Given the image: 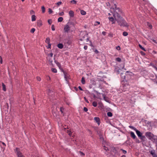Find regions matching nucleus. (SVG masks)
I'll use <instances>...</instances> for the list:
<instances>
[{
	"label": "nucleus",
	"mask_w": 157,
	"mask_h": 157,
	"mask_svg": "<svg viewBox=\"0 0 157 157\" xmlns=\"http://www.w3.org/2000/svg\"><path fill=\"white\" fill-rule=\"evenodd\" d=\"M48 12L49 14H51L53 12L52 10L50 8H49L48 9Z\"/></svg>",
	"instance_id": "72a5a7b5"
},
{
	"label": "nucleus",
	"mask_w": 157,
	"mask_h": 157,
	"mask_svg": "<svg viewBox=\"0 0 157 157\" xmlns=\"http://www.w3.org/2000/svg\"><path fill=\"white\" fill-rule=\"evenodd\" d=\"M71 2L73 3V4H76V1L75 0H73L71 1Z\"/></svg>",
	"instance_id": "e433bc0d"
},
{
	"label": "nucleus",
	"mask_w": 157,
	"mask_h": 157,
	"mask_svg": "<svg viewBox=\"0 0 157 157\" xmlns=\"http://www.w3.org/2000/svg\"><path fill=\"white\" fill-rule=\"evenodd\" d=\"M94 120L96 122L98 123V125L100 124V119L98 117H95L94 118Z\"/></svg>",
	"instance_id": "6e6552de"
},
{
	"label": "nucleus",
	"mask_w": 157,
	"mask_h": 157,
	"mask_svg": "<svg viewBox=\"0 0 157 157\" xmlns=\"http://www.w3.org/2000/svg\"><path fill=\"white\" fill-rule=\"evenodd\" d=\"M80 13L82 15H85L86 14V12L83 10H80Z\"/></svg>",
	"instance_id": "a211bd4d"
},
{
	"label": "nucleus",
	"mask_w": 157,
	"mask_h": 157,
	"mask_svg": "<svg viewBox=\"0 0 157 157\" xmlns=\"http://www.w3.org/2000/svg\"><path fill=\"white\" fill-rule=\"evenodd\" d=\"M35 29L34 28H32L31 29L30 32L31 33H34V32H35Z\"/></svg>",
	"instance_id": "c9c22d12"
},
{
	"label": "nucleus",
	"mask_w": 157,
	"mask_h": 157,
	"mask_svg": "<svg viewBox=\"0 0 157 157\" xmlns=\"http://www.w3.org/2000/svg\"><path fill=\"white\" fill-rule=\"evenodd\" d=\"M41 9H42V13H44L45 11V8L43 6H42L41 7Z\"/></svg>",
	"instance_id": "c756f323"
},
{
	"label": "nucleus",
	"mask_w": 157,
	"mask_h": 157,
	"mask_svg": "<svg viewBox=\"0 0 157 157\" xmlns=\"http://www.w3.org/2000/svg\"><path fill=\"white\" fill-rule=\"evenodd\" d=\"M92 105L96 107L97 106V103L95 101H94L92 103Z\"/></svg>",
	"instance_id": "cd10ccee"
},
{
	"label": "nucleus",
	"mask_w": 157,
	"mask_h": 157,
	"mask_svg": "<svg viewBox=\"0 0 157 157\" xmlns=\"http://www.w3.org/2000/svg\"><path fill=\"white\" fill-rule=\"evenodd\" d=\"M15 152L16 153V154L18 157H25V156L20 152L18 148H16Z\"/></svg>",
	"instance_id": "20e7f679"
},
{
	"label": "nucleus",
	"mask_w": 157,
	"mask_h": 157,
	"mask_svg": "<svg viewBox=\"0 0 157 157\" xmlns=\"http://www.w3.org/2000/svg\"><path fill=\"white\" fill-rule=\"evenodd\" d=\"M130 135L134 139H135L136 138V136L134 133L132 132H130Z\"/></svg>",
	"instance_id": "9d476101"
},
{
	"label": "nucleus",
	"mask_w": 157,
	"mask_h": 157,
	"mask_svg": "<svg viewBox=\"0 0 157 157\" xmlns=\"http://www.w3.org/2000/svg\"><path fill=\"white\" fill-rule=\"evenodd\" d=\"M70 28L71 27L68 25L67 24L64 26V27L63 29L64 32L65 33H68L70 30Z\"/></svg>",
	"instance_id": "39448f33"
},
{
	"label": "nucleus",
	"mask_w": 157,
	"mask_h": 157,
	"mask_svg": "<svg viewBox=\"0 0 157 157\" xmlns=\"http://www.w3.org/2000/svg\"><path fill=\"white\" fill-rule=\"evenodd\" d=\"M61 4H62V2H59L56 3V4L58 5H61Z\"/></svg>",
	"instance_id": "49530a36"
},
{
	"label": "nucleus",
	"mask_w": 157,
	"mask_h": 157,
	"mask_svg": "<svg viewBox=\"0 0 157 157\" xmlns=\"http://www.w3.org/2000/svg\"><path fill=\"white\" fill-rule=\"evenodd\" d=\"M111 154L112 157H119L120 155V152L117 151L114 147L112 148Z\"/></svg>",
	"instance_id": "7ed1b4c3"
},
{
	"label": "nucleus",
	"mask_w": 157,
	"mask_h": 157,
	"mask_svg": "<svg viewBox=\"0 0 157 157\" xmlns=\"http://www.w3.org/2000/svg\"><path fill=\"white\" fill-rule=\"evenodd\" d=\"M81 82L83 84H85V78L84 77H82V78Z\"/></svg>",
	"instance_id": "6ab92c4d"
},
{
	"label": "nucleus",
	"mask_w": 157,
	"mask_h": 157,
	"mask_svg": "<svg viewBox=\"0 0 157 157\" xmlns=\"http://www.w3.org/2000/svg\"><path fill=\"white\" fill-rule=\"evenodd\" d=\"M55 62L56 63L57 66L59 67V68H60L61 67V66L59 63L56 60H55Z\"/></svg>",
	"instance_id": "2eb2a0df"
},
{
	"label": "nucleus",
	"mask_w": 157,
	"mask_h": 157,
	"mask_svg": "<svg viewBox=\"0 0 157 157\" xmlns=\"http://www.w3.org/2000/svg\"><path fill=\"white\" fill-rule=\"evenodd\" d=\"M69 15L71 17H73L74 16V12L72 10H71L69 12Z\"/></svg>",
	"instance_id": "9b49d317"
},
{
	"label": "nucleus",
	"mask_w": 157,
	"mask_h": 157,
	"mask_svg": "<svg viewBox=\"0 0 157 157\" xmlns=\"http://www.w3.org/2000/svg\"><path fill=\"white\" fill-rule=\"evenodd\" d=\"M109 36L110 37H113V34L112 33H110L109 35Z\"/></svg>",
	"instance_id": "a18cd8bd"
},
{
	"label": "nucleus",
	"mask_w": 157,
	"mask_h": 157,
	"mask_svg": "<svg viewBox=\"0 0 157 157\" xmlns=\"http://www.w3.org/2000/svg\"><path fill=\"white\" fill-rule=\"evenodd\" d=\"M84 99H85V100L86 102L89 103V101H88L86 99L85 97H84Z\"/></svg>",
	"instance_id": "603ef678"
},
{
	"label": "nucleus",
	"mask_w": 157,
	"mask_h": 157,
	"mask_svg": "<svg viewBox=\"0 0 157 157\" xmlns=\"http://www.w3.org/2000/svg\"><path fill=\"white\" fill-rule=\"evenodd\" d=\"M113 16L118 24L121 26L128 27V26L126 21L116 11H114Z\"/></svg>",
	"instance_id": "f257e3e1"
},
{
	"label": "nucleus",
	"mask_w": 157,
	"mask_h": 157,
	"mask_svg": "<svg viewBox=\"0 0 157 157\" xmlns=\"http://www.w3.org/2000/svg\"><path fill=\"white\" fill-rule=\"evenodd\" d=\"M100 24V22L98 21H96L95 22L94 24V25L95 26H97L98 25H99Z\"/></svg>",
	"instance_id": "473e14b6"
},
{
	"label": "nucleus",
	"mask_w": 157,
	"mask_h": 157,
	"mask_svg": "<svg viewBox=\"0 0 157 157\" xmlns=\"http://www.w3.org/2000/svg\"><path fill=\"white\" fill-rule=\"evenodd\" d=\"M76 24V22H74L72 21H69L67 23L70 26L71 25H72L73 26H74L75 24Z\"/></svg>",
	"instance_id": "423d86ee"
},
{
	"label": "nucleus",
	"mask_w": 157,
	"mask_h": 157,
	"mask_svg": "<svg viewBox=\"0 0 157 157\" xmlns=\"http://www.w3.org/2000/svg\"><path fill=\"white\" fill-rule=\"evenodd\" d=\"M78 88L79 89L81 90H82V89L80 86H79L78 87Z\"/></svg>",
	"instance_id": "13d9d810"
},
{
	"label": "nucleus",
	"mask_w": 157,
	"mask_h": 157,
	"mask_svg": "<svg viewBox=\"0 0 157 157\" xmlns=\"http://www.w3.org/2000/svg\"><path fill=\"white\" fill-rule=\"evenodd\" d=\"M48 44V48H51V44L50 43H49V44Z\"/></svg>",
	"instance_id": "09e8293b"
},
{
	"label": "nucleus",
	"mask_w": 157,
	"mask_h": 157,
	"mask_svg": "<svg viewBox=\"0 0 157 157\" xmlns=\"http://www.w3.org/2000/svg\"><path fill=\"white\" fill-rule=\"evenodd\" d=\"M140 139L144 141V140H145V137L144 136H143L142 135L141 136H140Z\"/></svg>",
	"instance_id": "f3484780"
},
{
	"label": "nucleus",
	"mask_w": 157,
	"mask_h": 157,
	"mask_svg": "<svg viewBox=\"0 0 157 157\" xmlns=\"http://www.w3.org/2000/svg\"><path fill=\"white\" fill-rule=\"evenodd\" d=\"M63 18L62 17H60L58 18V22H61L63 21Z\"/></svg>",
	"instance_id": "aec40b11"
},
{
	"label": "nucleus",
	"mask_w": 157,
	"mask_h": 157,
	"mask_svg": "<svg viewBox=\"0 0 157 157\" xmlns=\"http://www.w3.org/2000/svg\"><path fill=\"white\" fill-rule=\"evenodd\" d=\"M116 60L118 62H121V59L119 58H117L116 59Z\"/></svg>",
	"instance_id": "c85d7f7f"
},
{
	"label": "nucleus",
	"mask_w": 157,
	"mask_h": 157,
	"mask_svg": "<svg viewBox=\"0 0 157 157\" xmlns=\"http://www.w3.org/2000/svg\"><path fill=\"white\" fill-rule=\"evenodd\" d=\"M115 9H116V10H117V7H116V6L115 5Z\"/></svg>",
	"instance_id": "338daca9"
},
{
	"label": "nucleus",
	"mask_w": 157,
	"mask_h": 157,
	"mask_svg": "<svg viewBox=\"0 0 157 157\" xmlns=\"http://www.w3.org/2000/svg\"><path fill=\"white\" fill-rule=\"evenodd\" d=\"M79 153L81 155H85L84 153L81 151H80Z\"/></svg>",
	"instance_id": "79ce46f5"
},
{
	"label": "nucleus",
	"mask_w": 157,
	"mask_h": 157,
	"mask_svg": "<svg viewBox=\"0 0 157 157\" xmlns=\"http://www.w3.org/2000/svg\"><path fill=\"white\" fill-rule=\"evenodd\" d=\"M36 79H37V80L39 81H40L41 80V78L40 77H38V76L36 77Z\"/></svg>",
	"instance_id": "4c0bfd02"
},
{
	"label": "nucleus",
	"mask_w": 157,
	"mask_h": 157,
	"mask_svg": "<svg viewBox=\"0 0 157 157\" xmlns=\"http://www.w3.org/2000/svg\"><path fill=\"white\" fill-rule=\"evenodd\" d=\"M116 48L118 50H120L121 49L120 47L119 46H118Z\"/></svg>",
	"instance_id": "4d7b16f0"
},
{
	"label": "nucleus",
	"mask_w": 157,
	"mask_h": 157,
	"mask_svg": "<svg viewBox=\"0 0 157 157\" xmlns=\"http://www.w3.org/2000/svg\"><path fill=\"white\" fill-rule=\"evenodd\" d=\"M104 149L106 151H108V150H109V148L108 147H107L105 146L104 147Z\"/></svg>",
	"instance_id": "de8ad7c7"
},
{
	"label": "nucleus",
	"mask_w": 157,
	"mask_h": 157,
	"mask_svg": "<svg viewBox=\"0 0 157 157\" xmlns=\"http://www.w3.org/2000/svg\"><path fill=\"white\" fill-rule=\"evenodd\" d=\"M63 109H64L63 107L60 108V111L62 113H63Z\"/></svg>",
	"instance_id": "37998d69"
},
{
	"label": "nucleus",
	"mask_w": 157,
	"mask_h": 157,
	"mask_svg": "<svg viewBox=\"0 0 157 157\" xmlns=\"http://www.w3.org/2000/svg\"><path fill=\"white\" fill-rule=\"evenodd\" d=\"M36 17L35 15H33L32 16V21H33L36 20Z\"/></svg>",
	"instance_id": "4468645a"
},
{
	"label": "nucleus",
	"mask_w": 157,
	"mask_h": 157,
	"mask_svg": "<svg viewBox=\"0 0 157 157\" xmlns=\"http://www.w3.org/2000/svg\"><path fill=\"white\" fill-rule=\"evenodd\" d=\"M53 53H50V54H49L48 55V56H50L51 57H52V56H53Z\"/></svg>",
	"instance_id": "8fccbe9b"
},
{
	"label": "nucleus",
	"mask_w": 157,
	"mask_h": 157,
	"mask_svg": "<svg viewBox=\"0 0 157 157\" xmlns=\"http://www.w3.org/2000/svg\"><path fill=\"white\" fill-rule=\"evenodd\" d=\"M139 46L141 49L144 50V51H146V50L144 48L142 47V46L140 44H139Z\"/></svg>",
	"instance_id": "b1692460"
},
{
	"label": "nucleus",
	"mask_w": 157,
	"mask_h": 157,
	"mask_svg": "<svg viewBox=\"0 0 157 157\" xmlns=\"http://www.w3.org/2000/svg\"><path fill=\"white\" fill-rule=\"evenodd\" d=\"M95 52L96 53H98V51L97 50H96L95 51Z\"/></svg>",
	"instance_id": "bf43d9fd"
},
{
	"label": "nucleus",
	"mask_w": 157,
	"mask_h": 157,
	"mask_svg": "<svg viewBox=\"0 0 157 157\" xmlns=\"http://www.w3.org/2000/svg\"><path fill=\"white\" fill-rule=\"evenodd\" d=\"M121 157H125V156L124 155H122V156H121Z\"/></svg>",
	"instance_id": "e2e57ef3"
},
{
	"label": "nucleus",
	"mask_w": 157,
	"mask_h": 157,
	"mask_svg": "<svg viewBox=\"0 0 157 157\" xmlns=\"http://www.w3.org/2000/svg\"><path fill=\"white\" fill-rule=\"evenodd\" d=\"M153 67L155 69L156 71H157V67L155 66H153Z\"/></svg>",
	"instance_id": "052dcab7"
},
{
	"label": "nucleus",
	"mask_w": 157,
	"mask_h": 157,
	"mask_svg": "<svg viewBox=\"0 0 157 157\" xmlns=\"http://www.w3.org/2000/svg\"><path fill=\"white\" fill-rule=\"evenodd\" d=\"M129 127L130 128H132V129H133V130H134L135 131H136V129H137L135 127H134L133 126H129Z\"/></svg>",
	"instance_id": "bb28decb"
},
{
	"label": "nucleus",
	"mask_w": 157,
	"mask_h": 157,
	"mask_svg": "<svg viewBox=\"0 0 157 157\" xmlns=\"http://www.w3.org/2000/svg\"><path fill=\"white\" fill-rule=\"evenodd\" d=\"M0 62L1 63H2V57L0 56Z\"/></svg>",
	"instance_id": "864d4df0"
},
{
	"label": "nucleus",
	"mask_w": 157,
	"mask_h": 157,
	"mask_svg": "<svg viewBox=\"0 0 157 157\" xmlns=\"http://www.w3.org/2000/svg\"><path fill=\"white\" fill-rule=\"evenodd\" d=\"M107 115L108 116L111 117L112 116V113L110 112H108L107 113Z\"/></svg>",
	"instance_id": "5701e85b"
},
{
	"label": "nucleus",
	"mask_w": 157,
	"mask_h": 157,
	"mask_svg": "<svg viewBox=\"0 0 157 157\" xmlns=\"http://www.w3.org/2000/svg\"><path fill=\"white\" fill-rule=\"evenodd\" d=\"M49 41H50V39L49 38L47 37L46 38L45 40V42L48 43L49 44Z\"/></svg>",
	"instance_id": "393cba45"
},
{
	"label": "nucleus",
	"mask_w": 157,
	"mask_h": 157,
	"mask_svg": "<svg viewBox=\"0 0 157 157\" xmlns=\"http://www.w3.org/2000/svg\"><path fill=\"white\" fill-rule=\"evenodd\" d=\"M52 71L54 73H56L57 71V70L56 69L53 68L52 69Z\"/></svg>",
	"instance_id": "7c9ffc66"
},
{
	"label": "nucleus",
	"mask_w": 157,
	"mask_h": 157,
	"mask_svg": "<svg viewBox=\"0 0 157 157\" xmlns=\"http://www.w3.org/2000/svg\"><path fill=\"white\" fill-rule=\"evenodd\" d=\"M109 19L110 21H111L113 22V24L115 23V22L114 21V19H113V18L112 17H109Z\"/></svg>",
	"instance_id": "4be33fe9"
},
{
	"label": "nucleus",
	"mask_w": 157,
	"mask_h": 157,
	"mask_svg": "<svg viewBox=\"0 0 157 157\" xmlns=\"http://www.w3.org/2000/svg\"><path fill=\"white\" fill-rule=\"evenodd\" d=\"M145 136L149 139L151 140L153 142L155 139H156L157 137V136L154 135L150 132H146L145 133Z\"/></svg>",
	"instance_id": "f03ea898"
},
{
	"label": "nucleus",
	"mask_w": 157,
	"mask_h": 157,
	"mask_svg": "<svg viewBox=\"0 0 157 157\" xmlns=\"http://www.w3.org/2000/svg\"><path fill=\"white\" fill-rule=\"evenodd\" d=\"M123 35L124 36H126L128 35V33L126 32H124L123 33Z\"/></svg>",
	"instance_id": "2f4dec72"
},
{
	"label": "nucleus",
	"mask_w": 157,
	"mask_h": 157,
	"mask_svg": "<svg viewBox=\"0 0 157 157\" xmlns=\"http://www.w3.org/2000/svg\"><path fill=\"white\" fill-rule=\"evenodd\" d=\"M48 22L49 24H51L52 23V21L51 19H49L48 21Z\"/></svg>",
	"instance_id": "ea45409f"
},
{
	"label": "nucleus",
	"mask_w": 157,
	"mask_h": 157,
	"mask_svg": "<svg viewBox=\"0 0 157 157\" xmlns=\"http://www.w3.org/2000/svg\"><path fill=\"white\" fill-rule=\"evenodd\" d=\"M65 132H67V133H68V135L70 136H71V131L70 130H67L66 128H65Z\"/></svg>",
	"instance_id": "1a4fd4ad"
},
{
	"label": "nucleus",
	"mask_w": 157,
	"mask_h": 157,
	"mask_svg": "<svg viewBox=\"0 0 157 157\" xmlns=\"http://www.w3.org/2000/svg\"><path fill=\"white\" fill-rule=\"evenodd\" d=\"M37 25L39 27H40V26H41L42 25V23L41 21L40 20L38 21L37 22Z\"/></svg>",
	"instance_id": "f8f14e48"
},
{
	"label": "nucleus",
	"mask_w": 157,
	"mask_h": 157,
	"mask_svg": "<svg viewBox=\"0 0 157 157\" xmlns=\"http://www.w3.org/2000/svg\"><path fill=\"white\" fill-rule=\"evenodd\" d=\"M84 48L85 50H86L87 49V46H86V45L84 46Z\"/></svg>",
	"instance_id": "6e6d98bb"
},
{
	"label": "nucleus",
	"mask_w": 157,
	"mask_h": 157,
	"mask_svg": "<svg viewBox=\"0 0 157 157\" xmlns=\"http://www.w3.org/2000/svg\"><path fill=\"white\" fill-rule=\"evenodd\" d=\"M30 13L31 14H34V12L33 10H31L30 11Z\"/></svg>",
	"instance_id": "a19ab883"
},
{
	"label": "nucleus",
	"mask_w": 157,
	"mask_h": 157,
	"mask_svg": "<svg viewBox=\"0 0 157 157\" xmlns=\"http://www.w3.org/2000/svg\"><path fill=\"white\" fill-rule=\"evenodd\" d=\"M120 69H119L117 71L118 72V73H119V72H120Z\"/></svg>",
	"instance_id": "0e129e2a"
},
{
	"label": "nucleus",
	"mask_w": 157,
	"mask_h": 157,
	"mask_svg": "<svg viewBox=\"0 0 157 157\" xmlns=\"http://www.w3.org/2000/svg\"><path fill=\"white\" fill-rule=\"evenodd\" d=\"M120 150L122 151L123 153L124 154H125L127 153V151L125 150H124L121 149Z\"/></svg>",
	"instance_id": "f704fd0d"
},
{
	"label": "nucleus",
	"mask_w": 157,
	"mask_h": 157,
	"mask_svg": "<svg viewBox=\"0 0 157 157\" xmlns=\"http://www.w3.org/2000/svg\"><path fill=\"white\" fill-rule=\"evenodd\" d=\"M64 14V13L63 12H62L59 13V15L60 16H63Z\"/></svg>",
	"instance_id": "5fc2aeb1"
},
{
	"label": "nucleus",
	"mask_w": 157,
	"mask_h": 157,
	"mask_svg": "<svg viewBox=\"0 0 157 157\" xmlns=\"http://www.w3.org/2000/svg\"><path fill=\"white\" fill-rule=\"evenodd\" d=\"M53 31H54L55 30V29L54 27V25H52L51 27Z\"/></svg>",
	"instance_id": "58836bf2"
},
{
	"label": "nucleus",
	"mask_w": 157,
	"mask_h": 157,
	"mask_svg": "<svg viewBox=\"0 0 157 157\" xmlns=\"http://www.w3.org/2000/svg\"><path fill=\"white\" fill-rule=\"evenodd\" d=\"M104 99L105 101H107L106 99V98L104 96Z\"/></svg>",
	"instance_id": "680f3d73"
},
{
	"label": "nucleus",
	"mask_w": 157,
	"mask_h": 157,
	"mask_svg": "<svg viewBox=\"0 0 157 157\" xmlns=\"http://www.w3.org/2000/svg\"><path fill=\"white\" fill-rule=\"evenodd\" d=\"M147 25L149 27L150 29H151L152 28V25L151 24H150L149 23L147 22Z\"/></svg>",
	"instance_id": "a878e982"
},
{
	"label": "nucleus",
	"mask_w": 157,
	"mask_h": 157,
	"mask_svg": "<svg viewBox=\"0 0 157 157\" xmlns=\"http://www.w3.org/2000/svg\"><path fill=\"white\" fill-rule=\"evenodd\" d=\"M83 110H84V111L86 112H87V110H88L85 107H84V108Z\"/></svg>",
	"instance_id": "c03bdc74"
},
{
	"label": "nucleus",
	"mask_w": 157,
	"mask_h": 157,
	"mask_svg": "<svg viewBox=\"0 0 157 157\" xmlns=\"http://www.w3.org/2000/svg\"><path fill=\"white\" fill-rule=\"evenodd\" d=\"M57 47L58 48L62 49L63 47V45L62 44L60 43L58 44Z\"/></svg>",
	"instance_id": "ddd939ff"
},
{
	"label": "nucleus",
	"mask_w": 157,
	"mask_h": 157,
	"mask_svg": "<svg viewBox=\"0 0 157 157\" xmlns=\"http://www.w3.org/2000/svg\"><path fill=\"white\" fill-rule=\"evenodd\" d=\"M153 41L155 43H156L155 40H153Z\"/></svg>",
	"instance_id": "774afa93"
},
{
	"label": "nucleus",
	"mask_w": 157,
	"mask_h": 157,
	"mask_svg": "<svg viewBox=\"0 0 157 157\" xmlns=\"http://www.w3.org/2000/svg\"><path fill=\"white\" fill-rule=\"evenodd\" d=\"M2 86L3 87V89L4 91H6V86L3 83H2Z\"/></svg>",
	"instance_id": "412c9836"
},
{
	"label": "nucleus",
	"mask_w": 157,
	"mask_h": 157,
	"mask_svg": "<svg viewBox=\"0 0 157 157\" xmlns=\"http://www.w3.org/2000/svg\"><path fill=\"white\" fill-rule=\"evenodd\" d=\"M106 32H104V31H103V32H102V34L103 35H106Z\"/></svg>",
	"instance_id": "3c124183"
},
{
	"label": "nucleus",
	"mask_w": 157,
	"mask_h": 157,
	"mask_svg": "<svg viewBox=\"0 0 157 157\" xmlns=\"http://www.w3.org/2000/svg\"><path fill=\"white\" fill-rule=\"evenodd\" d=\"M136 133L137 135L139 137H140L142 135V133L140 131H138L137 129L136 131Z\"/></svg>",
	"instance_id": "0eeeda50"
},
{
	"label": "nucleus",
	"mask_w": 157,
	"mask_h": 157,
	"mask_svg": "<svg viewBox=\"0 0 157 157\" xmlns=\"http://www.w3.org/2000/svg\"><path fill=\"white\" fill-rule=\"evenodd\" d=\"M151 154L152 155L153 157H156V155L154 151H151Z\"/></svg>",
	"instance_id": "dca6fc26"
},
{
	"label": "nucleus",
	"mask_w": 157,
	"mask_h": 157,
	"mask_svg": "<svg viewBox=\"0 0 157 157\" xmlns=\"http://www.w3.org/2000/svg\"><path fill=\"white\" fill-rule=\"evenodd\" d=\"M49 61L50 62L52 63V61H51L50 60H49Z\"/></svg>",
	"instance_id": "69168bd1"
}]
</instances>
